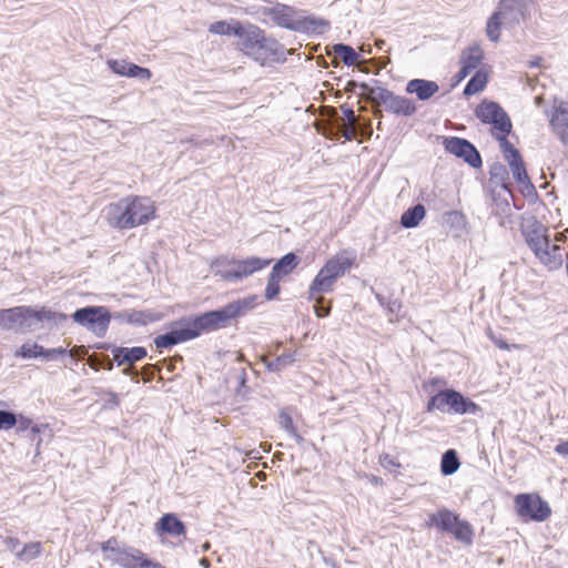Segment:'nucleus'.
Instances as JSON below:
<instances>
[{"label": "nucleus", "instance_id": "f257e3e1", "mask_svg": "<svg viewBox=\"0 0 568 568\" xmlns=\"http://www.w3.org/2000/svg\"><path fill=\"white\" fill-rule=\"evenodd\" d=\"M258 296L251 294L233 300L215 310L203 313L182 316L181 324L184 327L187 339L192 341L203 334L220 331L231 326L233 323L253 311L258 304Z\"/></svg>", "mask_w": 568, "mask_h": 568}, {"label": "nucleus", "instance_id": "f03ea898", "mask_svg": "<svg viewBox=\"0 0 568 568\" xmlns=\"http://www.w3.org/2000/svg\"><path fill=\"white\" fill-rule=\"evenodd\" d=\"M264 2L268 6L257 7L256 13L268 17L275 27L308 37L322 36L331 28L328 20L308 14L294 6L277 0H264Z\"/></svg>", "mask_w": 568, "mask_h": 568}, {"label": "nucleus", "instance_id": "7ed1b4c3", "mask_svg": "<svg viewBox=\"0 0 568 568\" xmlns=\"http://www.w3.org/2000/svg\"><path fill=\"white\" fill-rule=\"evenodd\" d=\"M156 217L154 202L148 196L128 195L104 209L108 225L118 231L132 230Z\"/></svg>", "mask_w": 568, "mask_h": 568}, {"label": "nucleus", "instance_id": "20e7f679", "mask_svg": "<svg viewBox=\"0 0 568 568\" xmlns=\"http://www.w3.org/2000/svg\"><path fill=\"white\" fill-rule=\"evenodd\" d=\"M68 315L54 312L47 306L20 305L0 310V329L16 333L32 332L39 323L48 322L54 325L68 320Z\"/></svg>", "mask_w": 568, "mask_h": 568}, {"label": "nucleus", "instance_id": "39448f33", "mask_svg": "<svg viewBox=\"0 0 568 568\" xmlns=\"http://www.w3.org/2000/svg\"><path fill=\"white\" fill-rule=\"evenodd\" d=\"M239 49L248 58L261 63L266 61L283 63L286 61V49L275 38L266 36L265 31L253 23H245Z\"/></svg>", "mask_w": 568, "mask_h": 568}, {"label": "nucleus", "instance_id": "423d86ee", "mask_svg": "<svg viewBox=\"0 0 568 568\" xmlns=\"http://www.w3.org/2000/svg\"><path fill=\"white\" fill-rule=\"evenodd\" d=\"M355 260L356 256L347 251L328 258L313 278L308 287L307 300L312 301L315 295L333 292L335 282L352 268Z\"/></svg>", "mask_w": 568, "mask_h": 568}, {"label": "nucleus", "instance_id": "0eeeda50", "mask_svg": "<svg viewBox=\"0 0 568 568\" xmlns=\"http://www.w3.org/2000/svg\"><path fill=\"white\" fill-rule=\"evenodd\" d=\"M272 258H265L260 256H248L243 260L235 257L229 258L227 256H220L212 261V272L221 277L223 281L234 283L242 281L267 267L272 263Z\"/></svg>", "mask_w": 568, "mask_h": 568}, {"label": "nucleus", "instance_id": "6e6552de", "mask_svg": "<svg viewBox=\"0 0 568 568\" xmlns=\"http://www.w3.org/2000/svg\"><path fill=\"white\" fill-rule=\"evenodd\" d=\"M425 526L435 527L440 532L450 534L457 541L467 546L473 544L475 536L471 524L446 507L429 514Z\"/></svg>", "mask_w": 568, "mask_h": 568}, {"label": "nucleus", "instance_id": "1a4fd4ad", "mask_svg": "<svg viewBox=\"0 0 568 568\" xmlns=\"http://www.w3.org/2000/svg\"><path fill=\"white\" fill-rule=\"evenodd\" d=\"M358 88L373 103L384 105L386 112L396 116L409 118L417 112V105L414 100L404 95H397L386 88L373 87L366 82H361Z\"/></svg>", "mask_w": 568, "mask_h": 568}, {"label": "nucleus", "instance_id": "9d476101", "mask_svg": "<svg viewBox=\"0 0 568 568\" xmlns=\"http://www.w3.org/2000/svg\"><path fill=\"white\" fill-rule=\"evenodd\" d=\"M70 317L79 326L102 338L109 329L112 313L104 305H87L77 308Z\"/></svg>", "mask_w": 568, "mask_h": 568}, {"label": "nucleus", "instance_id": "9b49d317", "mask_svg": "<svg viewBox=\"0 0 568 568\" xmlns=\"http://www.w3.org/2000/svg\"><path fill=\"white\" fill-rule=\"evenodd\" d=\"M100 549L103 554V559L114 566L122 568H138L142 550L129 546L120 541L115 537H110L100 544Z\"/></svg>", "mask_w": 568, "mask_h": 568}, {"label": "nucleus", "instance_id": "f8f14e48", "mask_svg": "<svg viewBox=\"0 0 568 568\" xmlns=\"http://www.w3.org/2000/svg\"><path fill=\"white\" fill-rule=\"evenodd\" d=\"M515 510L525 521H545L550 515L549 504L536 493H521L515 496Z\"/></svg>", "mask_w": 568, "mask_h": 568}, {"label": "nucleus", "instance_id": "ddd939ff", "mask_svg": "<svg viewBox=\"0 0 568 568\" xmlns=\"http://www.w3.org/2000/svg\"><path fill=\"white\" fill-rule=\"evenodd\" d=\"M474 114L483 124L490 125L491 136L513 129L510 116L496 101L483 100L476 105Z\"/></svg>", "mask_w": 568, "mask_h": 568}, {"label": "nucleus", "instance_id": "4468645a", "mask_svg": "<svg viewBox=\"0 0 568 568\" xmlns=\"http://www.w3.org/2000/svg\"><path fill=\"white\" fill-rule=\"evenodd\" d=\"M444 150L454 156L462 159L473 169L483 166V159L477 148L467 139L459 136H443Z\"/></svg>", "mask_w": 568, "mask_h": 568}, {"label": "nucleus", "instance_id": "2eb2a0df", "mask_svg": "<svg viewBox=\"0 0 568 568\" xmlns=\"http://www.w3.org/2000/svg\"><path fill=\"white\" fill-rule=\"evenodd\" d=\"M521 21H524V19L514 13L508 14L506 9L501 6V2L498 1L495 11L490 14L486 23L487 38L491 42H498L500 40V30L503 24L513 28L520 24Z\"/></svg>", "mask_w": 568, "mask_h": 568}, {"label": "nucleus", "instance_id": "dca6fc26", "mask_svg": "<svg viewBox=\"0 0 568 568\" xmlns=\"http://www.w3.org/2000/svg\"><path fill=\"white\" fill-rule=\"evenodd\" d=\"M521 233L534 254L550 244L547 229L536 217H531L527 224L523 225Z\"/></svg>", "mask_w": 568, "mask_h": 568}, {"label": "nucleus", "instance_id": "f3484780", "mask_svg": "<svg viewBox=\"0 0 568 568\" xmlns=\"http://www.w3.org/2000/svg\"><path fill=\"white\" fill-rule=\"evenodd\" d=\"M549 125L551 126L556 136L561 143L568 146V102L562 100H554L552 111L549 118Z\"/></svg>", "mask_w": 568, "mask_h": 568}, {"label": "nucleus", "instance_id": "a211bd4d", "mask_svg": "<svg viewBox=\"0 0 568 568\" xmlns=\"http://www.w3.org/2000/svg\"><path fill=\"white\" fill-rule=\"evenodd\" d=\"M154 530L159 536L181 537L186 534V525L175 513H165L155 523Z\"/></svg>", "mask_w": 568, "mask_h": 568}, {"label": "nucleus", "instance_id": "6ab92c4d", "mask_svg": "<svg viewBox=\"0 0 568 568\" xmlns=\"http://www.w3.org/2000/svg\"><path fill=\"white\" fill-rule=\"evenodd\" d=\"M185 342H189V339L180 318L170 325V329L168 332L155 336L153 339L155 347L159 349H170L171 347Z\"/></svg>", "mask_w": 568, "mask_h": 568}, {"label": "nucleus", "instance_id": "aec40b11", "mask_svg": "<svg viewBox=\"0 0 568 568\" xmlns=\"http://www.w3.org/2000/svg\"><path fill=\"white\" fill-rule=\"evenodd\" d=\"M439 91V85L436 81L415 78L409 80L405 85L407 94H415L419 101H428Z\"/></svg>", "mask_w": 568, "mask_h": 568}, {"label": "nucleus", "instance_id": "412c9836", "mask_svg": "<svg viewBox=\"0 0 568 568\" xmlns=\"http://www.w3.org/2000/svg\"><path fill=\"white\" fill-rule=\"evenodd\" d=\"M113 362L116 366L133 365L148 356V351L143 346L124 347L118 346L112 347Z\"/></svg>", "mask_w": 568, "mask_h": 568}, {"label": "nucleus", "instance_id": "4be33fe9", "mask_svg": "<svg viewBox=\"0 0 568 568\" xmlns=\"http://www.w3.org/2000/svg\"><path fill=\"white\" fill-rule=\"evenodd\" d=\"M450 414L476 415L481 410L480 406L476 404L471 398L464 395L462 392L450 387Z\"/></svg>", "mask_w": 568, "mask_h": 568}, {"label": "nucleus", "instance_id": "5701e85b", "mask_svg": "<svg viewBox=\"0 0 568 568\" xmlns=\"http://www.w3.org/2000/svg\"><path fill=\"white\" fill-rule=\"evenodd\" d=\"M245 23L236 19L219 20L209 26V32L219 36H234L242 38Z\"/></svg>", "mask_w": 568, "mask_h": 568}, {"label": "nucleus", "instance_id": "b1692460", "mask_svg": "<svg viewBox=\"0 0 568 568\" xmlns=\"http://www.w3.org/2000/svg\"><path fill=\"white\" fill-rule=\"evenodd\" d=\"M301 256L295 252H288L278 258L271 271V274L283 278L290 275L301 263Z\"/></svg>", "mask_w": 568, "mask_h": 568}, {"label": "nucleus", "instance_id": "393cba45", "mask_svg": "<svg viewBox=\"0 0 568 568\" xmlns=\"http://www.w3.org/2000/svg\"><path fill=\"white\" fill-rule=\"evenodd\" d=\"M535 255L550 271L558 270L562 266L564 258L561 254V247L559 245L548 244Z\"/></svg>", "mask_w": 568, "mask_h": 568}, {"label": "nucleus", "instance_id": "a878e982", "mask_svg": "<svg viewBox=\"0 0 568 568\" xmlns=\"http://www.w3.org/2000/svg\"><path fill=\"white\" fill-rule=\"evenodd\" d=\"M485 59L484 52L478 43H474L462 51L459 64L470 73L478 68Z\"/></svg>", "mask_w": 568, "mask_h": 568}, {"label": "nucleus", "instance_id": "bb28decb", "mask_svg": "<svg viewBox=\"0 0 568 568\" xmlns=\"http://www.w3.org/2000/svg\"><path fill=\"white\" fill-rule=\"evenodd\" d=\"M489 182L495 187H500L507 192H510L509 173L501 162H494L489 166Z\"/></svg>", "mask_w": 568, "mask_h": 568}, {"label": "nucleus", "instance_id": "cd10ccee", "mask_svg": "<svg viewBox=\"0 0 568 568\" xmlns=\"http://www.w3.org/2000/svg\"><path fill=\"white\" fill-rule=\"evenodd\" d=\"M489 80L488 71L484 69L476 70L471 78L468 80L463 90V95L466 98L473 97L485 90Z\"/></svg>", "mask_w": 568, "mask_h": 568}, {"label": "nucleus", "instance_id": "c85d7f7f", "mask_svg": "<svg viewBox=\"0 0 568 568\" xmlns=\"http://www.w3.org/2000/svg\"><path fill=\"white\" fill-rule=\"evenodd\" d=\"M450 387L440 389L429 397L426 404V412L433 413L439 410L440 413L450 414Z\"/></svg>", "mask_w": 568, "mask_h": 568}, {"label": "nucleus", "instance_id": "c756f323", "mask_svg": "<svg viewBox=\"0 0 568 568\" xmlns=\"http://www.w3.org/2000/svg\"><path fill=\"white\" fill-rule=\"evenodd\" d=\"M426 216V209L418 203L409 206L400 216V225L404 229H414L418 226L420 221Z\"/></svg>", "mask_w": 568, "mask_h": 568}, {"label": "nucleus", "instance_id": "7c9ffc66", "mask_svg": "<svg viewBox=\"0 0 568 568\" xmlns=\"http://www.w3.org/2000/svg\"><path fill=\"white\" fill-rule=\"evenodd\" d=\"M511 131L513 129H508L493 136L498 141L500 150L507 163L509 161H515L523 158L519 150L515 148V145L508 140V135L511 133Z\"/></svg>", "mask_w": 568, "mask_h": 568}, {"label": "nucleus", "instance_id": "2f4dec72", "mask_svg": "<svg viewBox=\"0 0 568 568\" xmlns=\"http://www.w3.org/2000/svg\"><path fill=\"white\" fill-rule=\"evenodd\" d=\"M460 467L458 453L450 448L443 453L440 458V473L444 476L454 475Z\"/></svg>", "mask_w": 568, "mask_h": 568}, {"label": "nucleus", "instance_id": "473e14b6", "mask_svg": "<svg viewBox=\"0 0 568 568\" xmlns=\"http://www.w3.org/2000/svg\"><path fill=\"white\" fill-rule=\"evenodd\" d=\"M295 352L283 353L272 361H264L265 368L271 373H280L293 365L295 362Z\"/></svg>", "mask_w": 568, "mask_h": 568}, {"label": "nucleus", "instance_id": "72a5a7b5", "mask_svg": "<svg viewBox=\"0 0 568 568\" xmlns=\"http://www.w3.org/2000/svg\"><path fill=\"white\" fill-rule=\"evenodd\" d=\"M129 324L134 326H144L161 320V315L152 311H129Z\"/></svg>", "mask_w": 568, "mask_h": 568}, {"label": "nucleus", "instance_id": "f704fd0d", "mask_svg": "<svg viewBox=\"0 0 568 568\" xmlns=\"http://www.w3.org/2000/svg\"><path fill=\"white\" fill-rule=\"evenodd\" d=\"M501 6L506 9L508 14H517L521 19H526L529 7L535 3L536 0H499Z\"/></svg>", "mask_w": 568, "mask_h": 568}, {"label": "nucleus", "instance_id": "c9c22d12", "mask_svg": "<svg viewBox=\"0 0 568 568\" xmlns=\"http://www.w3.org/2000/svg\"><path fill=\"white\" fill-rule=\"evenodd\" d=\"M333 52L346 67L354 65L361 57L352 45L342 42L333 45Z\"/></svg>", "mask_w": 568, "mask_h": 568}, {"label": "nucleus", "instance_id": "e433bc0d", "mask_svg": "<svg viewBox=\"0 0 568 568\" xmlns=\"http://www.w3.org/2000/svg\"><path fill=\"white\" fill-rule=\"evenodd\" d=\"M42 552V545L40 541H31L26 544L19 551L16 552L17 559L24 562H30Z\"/></svg>", "mask_w": 568, "mask_h": 568}, {"label": "nucleus", "instance_id": "4c0bfd02", "mask_svg": "<svg viewBox=\"0 0 568 568\" xmlns=\"http://www.w3.org/2000/svg\"><path fill=\"white\" fill-rule=\"evenodd\" d=\"M278 424L282 429L296 440L297 444H301L304 440V438L298 434L292 416L284 409L278 414Z\"/></svg>", "mask_w": 568, "mask_h": 568}, {"label": "nucleus", "instance_id": "58836bf2", "mask_svg": "<svg viewBox=\"0 0 568 568\" xmlns=\"http://www.w3.org/2000/svg\"><path fill=\"white\" fill-rule=\"evenodd\" d=\"M44 353V347L38 343H24L14 353L16 357L24 359L41 357Z\"/></svg>", "mask_w": 568, "mask_h": 568}, {"label": "nucleus", "instance_id": "ea45409f", "mask_svg": "<svg viewBox=\"0 0 568 568\" xmlns=\"http://www.w3.org/2000/svg\"><path fill=\"white\" fill-rule=\"evenodd\" d=\"M444 223L452 230L463 231L466 227L467 220L460 211H449L444 214Z\"/></svg>", "mask_w": 568, "mask_h": 568}, {"label": "nucleus", "instance_id": "a19ab883", "mask_svg": "<svg viewBox=\"0 0 568 568\" xmlns=\"http://www.w3.org/2000/svg\"><path fill=\"white\" fill-rule=\"evenodd\" d=\"M88 364L95 371L100 368L112 371L115 362H113V358H110L108 355L92 354L88 359Z\"/></svg>", "mask_w": 568, "mask_h": 568}, {"label": "nucleus", "instance_id": "79ce46f5", "mask_svg": "<svg viewBox=\"0 0 568 568\" xmlns=\"http://www.w3.org/2000/svg\"><path fill=\"white\" fill-rule=\"evenodd\" d=\"M508 165L510 168L513 178L517 183L528 181L529 176L523 158L515 161H509Z\"/></svg>", "mask_w": 568, "mask_h": 568}, {"label": "nucleus", "instance_id": "37998d69", "mask_svg": "<svg viewBox=\"0 0 568 568\" xmlns=\"http://www.w3.org/2000/svg\"><path fill=\"white\" fill-rule=\"evenodd\" d=\"M282 278L276 277L270 273L267 277V284L265 287L264 296L266 301H273L275 300L281 292V283Z\"/></svg>", "mask_w": 568, "mask_h": 568}, {"label": "nucleus", "instance_id": "c03bdc74", "mask_svg": "<svg viewBox=\"0 0 568 568\" xmlns=\"http://www.w3.org/2000/svg\"><path fill=\"white\" fill-rule=\"evenodd\" d=\"M125 77L140 79V80H149L152 77V72L148 68L138 65V64L129 61Z\"/></svg>", "mask_w": 568, "mask_h": 568}, {"label": "nucleus", "instance_id": "a18cd8bd", "mask_svg": "<svg viewBox=\"0 0 568 568\" xmlns=\"http://www.w3.org/2000/svg\"><path fill=\"white\" fill-rule=\"evenodd\" d=\"M315 302L314 304V312L317 317L324 318L327 317L332 312V303L327 302L325 298L315 295V297L312 300Z\"/></svg>", "mask_w": 568, "mask_h": 568}, {"label": "nucleus", "instance_id": "49530a36", "mask_svg": "<svg viewBox=\"0 0 568 568\" xmlns=\"http://www.w3.org/2000/svg\"><path fill=\"white\" fill-rule=\"evenodd\" d=\"M18 415L12 410L0 409V430H9L17 425Z\"/></svg>", "mask_w": 568, "mask_h": 568}, {"label": "nucleus", "instance_id": "de8ad7c7", "mask_svg": "<svg viewBox=\"0 0 568 568\" xmlns=\"http://www.w3.org/2000/svg\"><path fill=\"white\" fill-rule=\"evenodd\" d=\"M379 464L384 469H386L390 473H396L397 469H399L402 467V465L397 460V458H395L394 456L386 454V453H384L379 456Z\"/></svg>", "mask_w": 568, "mask_h": 568}, {"label": "nucleus", "instance_id": "09e8293b", "mask_svg": "<svg viewBox=\"0 0 568 568\" xmlns=\"http://www.w3.org/2000/svg\"><path fill=\"white\" fill-rule=\"evenodd\" d=\"M106 65L114 74L120 75V77H125L129 61L118 60V59H108Z\"/></svg>", "mask_w": 568, "mask_h": 568}, {"label": "nucleus", "instance_id": "8fccbe9b", "mask_svg": "<svg viewBox=\"0 0 568 568\" xmlns=\"http://www.w3.org/2000/svg\"><path fill=\"white\" fill-rule=\"evenodd\" d=\"M161 364H162V362L156 363V364H145L142 367V373H143L144 382H151L154 378V375L156 373H160Z\"/></svg>", "mask_w": 568, "mask_h": 568}, {"label": "nucleus", "instance_id": "3c124183", "mask_svg": "<svg viewBox=\"0 0 568 568\" xmlns=\"http://www.w3.org/2000/svg\"><path fill=\"white\" fill-rule=\"evenodd\" d=\"M68 349L64 347L45 348L42 358L45 361H55L59 356H67Z\"/></svg>", "mask_w": 568, "mask_h": 568}, {"label": "nucleus", "instance_id": "603ef678", "mask_svg": "<svg viewBox=\"0 0 568 568\" xmlns=\"http://www.w3.org/2000/svg\"><path fill=\"white\" fill-rule=\"evenodd\" d=\"M138 568H166L161 562L149 558L144 552H142L140 561L138 564Z\"/></svg>", "mask_w": 568, "mask_h": 568}, {"label": "nucleus", "instance_id": "864d4df0", "mask_svg": "<svg viewBox=\"0 0 568 568\" xmlns=\"http://www.w3.org/2000/svg\"><path fill=\"white\" fill-rule=\"evenodd\" d=\"M402 307H403V305L399 300L390 297L387 300V305H386L385 310L388 315L398 316L400 314Z\"/></svg>", "mask_w": 568, "mask_h": 568}, {"label": "nucleus", "instance_id": "5fc2aeb1", "mask_svg": "<svg viewBox=\"0 0 568 568\" xmlns=\"http://www.w3.org/2000/svg\"><path fill=\"white\" fill-rule=\"evenodd\" d=\"M520 185V192L525 197L537 196V191L530 179L518 183Z\"/></svg>", "mask_w": 568, "mask_h": 568}, {"label": "nucleus", "instance_id": "6e6d98bb", "mask_svg": "<svg viewBox=\"0 0 568 568\" xmlns=\"http://www.w3.org/2000/svg\"><path fill=\"white\" fill-rule=\"evenodd\" d=\"M106 396H108V398L105 399V402L103 404L104 409L111 410V409H115L116 407H119L120 398L116 393H114L112 390H108Z\"/></svg>", "mask_w": 568, "mask_h": 568}, {"label": "nucleus", "instance_id": "4d7b16f0", "mask_svg": "<svg viewBox=\"0 0 568 568\" xmlns=\"http://www.w3.org/2000/svg\"><path fill=\"white\" fill-rule=\"evenodd\" d=\"M341 109H342L344 119L349 123V125H354L356 122V115H355V111L353 110V108L348 104H343L341 106Z\"/></svg>", "mask_w": 568, "mask_h": 568}, {"label": "nucleus", "instance_id": "13d9d810", "mask_svg": "<svg viewBox=\"0 0 568 568\" xmlns=\"http://www.w3.org/2000/svg\"><path fill=\"white\" fill-rule=\"evenodd\" d=\"M32 424V419L24 415H18V422H17V432L22 433L30 428Z\"/></svg>", "mask_w": 568, "mask_h": 568}, {"label": "nucleus", "instance_id": "bf43d9fd", "mask_svg": "<svg viewBox=\"0 0 568 568\" xmlns=\"http://www.w3.org/2000/svg\"><path fill=\"white\" fill-rule=\"evenodd\" d=\"M3 544L6 545L8 550H10L14 554L20 550L19 547H20L21 542H20L19 538H17V537L9 536L3 540Z\"/></svg>", "mask_w": 568, "mask_h": 568}, {"label": "nucleus", "instance_id": "052dcab7", "mask_svg": "<svg viewBox=\"0 0 568 568\" xmlns=\"http://www.w3.org/2000/svg\"><path fill=\"white\" fill-rule=\"evenodd\" d=\"M247 384V374L244 368L241 369L239 377H237V389L236 394L242 395V389H246Z\"/></svg>", "mask_w": 568, "mask_h": 568}, {"label": "nucleus", "instance_id": "680f3d73", "mask_svg": "<svg viewBox=\"0 0 568 568\" xmlns=\"http://www.w3.org/2000/svg\"><path fill=\"white\" fill-rule=\"evenodd\" d=\"M489 337L490 339L494 342V344L500 348V349H506V351H509L511 347H517L516 345H510L508 344L504 338L501 337H496L495 335H493L491 333L489 334Z\"/></svg>", "mask_w": 568, "mask_h": 568}, {"label": "nucleus", "instance_id": "e2e57ef3", "mask_svg": "<svg viewBox=\"0 0 568 568\" xmlns=\"http://www.w3.org/2000/svg\"><path fill=\"white\" fill-rule=\"evenodd\" d=\"M444 384H446L444 378L433 377V378H429L427 382H425L423 387L426 392H428L430 387H436L438 385H444Z\"/></svg>", "mask_w": 568, "mask_h": 568}, {"label": "nucleus", "instance_id": "0e129e2a", "mask_svg": "<svg viewBox=\"0 0 568 568\" xmlns=\"http://www.w3.org/2000/svg\"><path fill=\"white\" fill-rule=\"evenodd\" d=\"M554 452L560 456H568V439L560 440L554 448Z\"/></svg>", "mask_w": 568, "mask_h": 568}, {"label": "nucleus", "instance_id": "69168bd1", "mask_svg": "<svg viewBox=\"0 0 568 568\" xmlns=\"http://www.w3.org/2000/svg\"><path fill=\"white\" fill-rule=\"evenodd\" d=\"M128 317H129V311H126V310L112 313V320L118 321L119 323H128L129 324Z\"/></svg>", "mask_w": 568, "mask_h": 568}, {"label": "nucleus", "instance_id": "338daca9", "mask_svg": "<svg viewBox=\"0 0 568 568\" xmlns=\"http://www.w3.org/2000/svg\"><path fill=\"white\" fill-rule=\"evenodd\" d=\"M324 136L331 140H337L338 138V129L334 125H329L327 130L320 131Z\"/></svg>", "mask_w": 568, "mask_h": 568}, {"label": "nucleus", "instance_id": "774afa93", "mask_svg": "<svg viewBox=\"0 0 568 568\" xmlns=\"http://www.w3.org/2000/svg\"><path fill=\"white\" fill-rule=\"evenodd\" d=\"M93 349L98 351H110L112 353V347H116L115 344L106 343V342H98L91 346Z\"/></svg>", "mask_w": 568, "mask_h": 568}]
</instances>
